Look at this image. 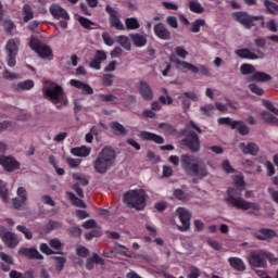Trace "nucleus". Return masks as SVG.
<instances>
[{"mask_svg":"<svg viewBox=\"0 0 278 278\" xmlns=\"http://www.w3.org/2000/svg\"><path fill=\"white\" fill-rule=\"evenodd\" d=\"M233 186L228 187L226 194L227 197L224 199L225 203L229 207H236L237 210H254V212H260L262 207L260 204L255 202H249L242 198V192L247 190V182L244 181V176L237 175L233 178Z\"/></svg>","mask_w":278,"mask_h":278,"instance_id":"f257e3e1","label":"nucleus"},{"mask_svg":"<svg viewBox=\"0 0 278 278\" xmlns=\"http://www.w3.org/2000/svg\"><path fill=\"white\" fill-rule=\"evenodd\" d=\"M186 60L188 58V51L184 49V46H177L175 48V53H172L169 55V62L175 65L177 71H190L193 75H197L200 73L204 77H211L212 73L210 72V68L205 65H194L188 61H181L179 60Z\"/></svg>","mask_w":278,"mask_h":278,"instance_id":"f03ea898","label":"nucleus"},{"mask_svg":"<svg viewBox=\"0 0 278 278\" xmlns=\"http://www.w3.org/2000/svg\"><path fill=\"white\" fill-rule=\"evenodd\" d=\"M180 166L186 175L195 177L193 178V184H199V179H205L210 175L207 165L201 159L190 154H182L180 156Z\"/></svg>","mask_w":278,"mask_h":278,"instance_id":"7ed1b4c3","label":"nucleus"},{"mask_svg":"<svg viewBox=\"0 0 278 278\" xmlns=\"http://www.w3.org/2000/svg\"><path fill=\"white\" fill-rule=\"evenodd\" d=\"M116 162V151L110 147H104L93 161V168L99 175H105Z\"/></svg>","mask_w":278,"mask_h":278,"instance_id":"20e7f679","label":"nucleus"},{"mask_svg":"<svg viewBox=\"0 0 278 278\" xmlns=\"http://www.w3.org/2000/svg\"><path fill=\"white\" fill-rule=\"evenodd\" d=\"M124 203L131 210L142 212L147 207V191L144 189L129 190L124 194Z\"/></svg>","mask_w":278,"mask_h":278,"instance_id":"39448f33","label":"nucleus"},{"mask_svg":"<svg viewBox=\"0 0 278 278\" xmlns=\"http://www.w3.org/2000/svg\"><path fill=\"white\" fill-rule=\"evenodd\" d=\"M43 94L56 105L58 110H62L63 105H68V99L66 98V93H64V88L60 85H54L53 88L45 87Z\"/></svg>","mask_w":278,"mask_h":278,"instance_id":"423d86ee","label":"nucleus"},{"mask_svg":"<svg viewBox=\"0 0 278 278\" xmlns=\"http://www.w3.org/2000/svg\"><path fill=\"white\" fill-rule=\"evenodd\" d=\"M20 47V38H11L5 43L4 51L7 54V64L10 68H14V66H16V56L18 55Z\"/></svg>","mask_w":278,"mask_h":278,"instance_id":"0eeeda50","label":"nucleus"},{"mask_svg":"<svg viewBox=\"0 0 278 278\" xmlns=\"http://www.w3.org/2000/svg\"><path fill=\"white\" fill-rule=\"evenodd\" d=\"M29 47L41 60H53V50L47 43H42L40 39L33 37L29 41Z\"/></svg>","mask_w":278,"mask_h":278,"instance_id":"6e6552de","label":"nucleus"},{"mask_svg":"<svg viewBox=\"0 0 278 278\" xmlns=\"http://www.w3.org/2000/svg\"><path fill=\"white\" fill-rule=\"evenodd\" d=\"M270 254L264 250L251 251L249 254V264L252 268H266Z\"/></svg>","mask_w":278,"mask_h":278,"instance_id":"1a4fd4ad","label":"nucleus"},{"mask_svg":"<svg viewBox=\"0 0 278 278\" xmlns=\"http://www.w3.org/2000/svg\"><path fill=\"white\" fill-rule=\"evenodd\" d=\"M180 144L189 149L191 153H199V151H201V139L194 130H190L185 138L180 140Z\"/></svg>","mask_w":278,"mask_h":278,"instance_id":"9d476101","label":"nucleus"},{"mask_svg":"<svg viewBox=\"0 0 278 278\" xmlns=\"http://www.w3.org/2000/svg\"><path fill=\"white\" fill-rule=\"evenodd\" d=\"M218 125H229L231 129H237L241 136H249V132L251 131L249 129V126L244 124L242 121H233L231 117H219L217 119Z\"/></svg>","mask_w":278,"mask_h":278,"instance_id":"9b49d317","label":"nucleus"},{"mask_svg":"<svg viewBox=\"0 0 278 278\" xmlns=\"http://www.w3.org/2000/svg\"><path fill=\"white\" fill-rule=\"evenodd\" d=\"M235 21L237 23H240V25L244 26L245 29H251L252 27H255V21H260L262 17L260 16H253L250 15L247 12H235L232 14Z\"/></svg>","mask_w":278,"mask_h":278,"instance_id":"f8f14e48","label":"nucleus"},{"mask_svg":"<svg viewBox=\"0 0 278 278\" xmlns=\"http://www.w3.org/2000/svg\"><path fill=\"white\" fill-rule=\"evenodd\" d=\"M255 52L251 51L249 48L238 49L235 51L236 55L241 60H264L266 54L262 50L256 49Z\"/></svg>","mask_w":278,"mask_h":278,"instance_id":"ddd939ff","label":"nucleus"},{"mask_svg":"<svg viewBox=\"0 0 278 278\" xmlns=\"http://www.w3.org/2000/svg\"><path fill=\"white\" fill-rule=\"evenodd\" d=\"M0 238L8 249H16L18 247V237H16V233L8 231L3 227H0Z\"/></svg>","mask_w":278,"mask_h":278,"instance_id":"4468645a","label":"nucleus"},{"mask_svg":"<svg viewBox=\"0 0 278 278\" xmlns=\"http://www.w3.org/2000/svg\"><path fill=\"white\" fill-rule=\"evenodd\" d=\"M0 166L7 170V173H14L21 168V163L16 161L14 156L0 155Z\"/></svg>","mask_w":278,"mask_h":278,"instance_id":"2eb2a0df","label":"nucleus"},{"mask_svg":"<svg viewBox=\"0 0 278 278\" xmlns=\"http://www.w3.org/2000/svg\"><path fill=\"white\" fill-rule=\"evenodd\" d=\"M177 214L181 223V225L178 226L179 231H188V229H190V218H192V213L184 207H180L177 210Z\"/></svg>","mask_w":278,"mask_h":278,"instance_id":"dca6fc26","label":"nucleus"},{"mask_svg":"<svg viewBox=\"0 0 278 278\" xmlns=\"http://www.w3.org/2000/svg\"><path fill=\"white\" fill-rule=\"evenodd\" d=\"M105 12L110 14V25L111 27H115V29H118L119 31H123L125 29V25L123 22H121V17H118V11L111 8L110 4L105 7Z\"/></svg>","mask_w":278,"mask_h":278,"instance_id":"f3484780","label":"nucleus"},{"mask_svg":"<svg viewBox=\"0 0 278 278\" xmlns=\"http://www.w3.org/2000/svg\"><path fill=\"white\" fill-rule=\"evenodd\" d=\"M108 60V52L104 50H97L94 56L91 59L89 66L94 71H101V64Z\"/></svg>","mask_w":278,"mask_h":278,"instance_id":"a211bd4d","label":"nucleus"},{"mask_svg":"<svg viewBox=\"0 0 278 278\" xmlns=\"http://www.w3.org/2000/svg\"><path fill=\"white\" fill-rule=\"evenodd\" d=\"M50 14L53 16V18H56L58 21H60V18L71 21V15H68V12L60 4H52L50 7Z\"/></svg>","mask_w":278,"mask_h":278,"instance_id":"6ab92c4d","label":"nucleus"},{"mask_svg":"<svg viewBox=\"0 0 278 278\" xmlns=\"http://www.w3.org/2000/svg\"><path fill=\"white\" fill-rule=\"evenodd\" d=\"M18 253L22 257H27V260H45V256L36 248H21Z\"/></svg>","mask_w":278,"mask_h":278,"instance_id":"aec40b11","label":"nucleus"},{"mask_svg":"<svg viewBox=\"0 0 278 278\" xmlns=\"http://www.w3.org/2000/svg\"><path fill=\"white\" fill-rule=\"evenodd\" d=\"M138 91L144 101L153 100V89H151V86L146 80L139 83Z\"/></svg>","mask_w":278,"mask_h":278,"instance_id":"412c9836","label":"nucleus"},{"mask_svg":"<svg viewBox=\"0 0 278 278\" xmlns=\"http://www.w3.org/2000/svg\"><path fill=\"white\" fill-rule=\"evenodd\" d=\"M70 85L73 86V88H76L77 90H81L83 94H94V89L90 87L87 83H84L78 79H71Z\"/></svg>","mask_w":278,"mask_h":278,"instance_id":"4be33fe9","label":"nucleus"},{"mask_svg":"<svg viewBox=\"0 0 278 278\" xmlns=\"http://www.w3.org/2000/svg\"><path fill=\"white\" fill-rule=\"evenodd\" d=\"M154 34L156 38H160V40H170L172 38L170 30H168V28H166V25L162 23H157L154 26Z\"/></svg>","mask_w":278,"mask_h":278,"instance_id":"5701e85b","label":"nucleus"},{"mask_svg":"<svg viewBox=\"0 0 278 278\" xmlns=\"http://www.w3.org/2000/svg\"><path fill=\"white\" fill-rule=\"evenodd\" d=\"M141 139L148 142H155V144H164V137L147 130L141 131Z\"/></svg>","mask_w":278,"mask_h":278,"instance_id":"b1692460","label":"nucleus"},{"mask_svg":"<svg viewBox=\"0 0 278 278\" xmlns=\"http://www.w3.org/2000/svg\"><path fill=\"white\" fill-rule=\"evenodd\" d=\"M256 240L267 241L277 238V231L270 228H261L258 233L255 235Z\"/></svg>","mask_w":278,"mask_h":278,"instance_id":"393cba45","label":"nucleus"},{"mask_svg":"<svg viewBox=\"0 0 278 278\" xmlns=\"http://www.w3.org/2000/svg\"><path fill=\"white\" fill-rule=\"evenodd\" d=\"M94 264H99L100 266H105V260L103 257L99 256L97 253H92V256L87 258L86 262V269L87 270H93Z\"/></svg>","mask_w":278,"mask_h":278,"instance_id":"a878e982","label":"nucleus"},{"mask_svg":"<svg viewBox=\"0 0 278 278\" xmlns=\"http://www.w3.org/2000/svg\"><path fill=\"white\" fill-rule=\"evenodd\" d=\"M163 105H173V99L170 98V96L164 97L161 96L159 98V101H154L151 104L152 111L153 112H160V110H162V104Z\"/></svg>","mask_w":278,"mask_h":278,"instance_id":"bb28decb","label":"nucleus"},{"mask_svg":"<svg viewBox=\"0 0 278 278\" xmlns=\"http://www.w3.org/2000/svg\"><path fill=\"white\" fill-rule=\"evenodd\" d=\"M129 38H130V40L132 41V43H134L137 48H139V49H141L142 47H147V42H149V40L147 39V36L140 35V34H138V33H136V34H130V35H129Z\"/></svg>","mask_w":278,"mask_h":278,"instance_id":"cd10ccee","label":"nucleus"},{"mask_svg":"<svg viewBox=\"0 0 278 278\" xmlns=\"http://www.w3.org/2000/svg\"><path fill=\"white\" fill-rule=\"evenodd\" d=\"M110 129L113 131L114 136H127V128L116 121L110 123Z\"/></svg>","mask_w":278,"mask_h":278,"instance_id":"c85d7f7f","label":"nucleus"},{"mask_svg":"<svg viewBox=\"0 0 278 278\" xmlns=\"http://www.w3.org/2000/svg\"><path fill=\"white\" fill-rule=\"evenodd\" d=\"M228 264H230L231 268L238 270L239 273L247 270V265H244V261H242V258L229 257Z\"/></svg>","mask_w":278,"mask_h":278,"instance_id":"c756f323","label":"nucleus"},{"mask_svg":"<svg viewBox=\"0 0 278 278\" xmlns=\"http://www.w3.org/2000/svg\"><path fill=\"white\" fill-rule=\"evenodd\" d=\"M90 151L91 149L86 146L71 149L72 155H75L76 157H88V155H90Z\"/></svg>","mask_w":278,"mask_h":278,"instance_id":"7c9ffc66","label":"nucleus"},{"mask_svg":"<svg viewBox=\"0 0 278 278\" xmlns=\"http://www.w3.org/2000/svg\"><path fill=\"white\" fill-rule=\"evenodd\" d=\"M261 118L266 122L268 125H275L278 127V118L275 117L270 112L263 111L261 113Z\"/></svg>","mask_w":278,"mask_h":278,"instance_id":"2f4dec72","label":"nucleus"},{"mask_svg":"<svg viewBox=\"0 0 278 278\" xmlns=\"http://www.w3.org/2000/svg\"><path fill=\"white\" fill-rule=\"evenodd\" d=\"M22 14H23V21L24 23H29L34 18V10L31 9V5L29 4H24L22 9Z\"/></svg>","mask_w":278,"mask_h":278,"instance_id":"473e14b6","label":"nucleus"},{"mask_svg":"<svg viewBox=\"0 0 278 278\" xmlns=\"http://www.w3.org/2000/svg\"><path fill=\"white\" fill-rule=\"evenodd\" d=\"M251 79H252V81L266 83V81H270V79H273V76H270L269 74H266L264 72H254Z\"/></svg>","mask_w":278,"mask_h":278,"instance_id":"72a5a7b5","label":"nucleus"},{"mask_svg":"<svg viewBox=\"0 0 278 278\" xmlns=\"http://www.w3.org/2000/svg\"><path fill=\"white\" fill-rule=\"evenodd\" d=\"M159 128L162 129L165 136H175V134H177V129H175V126L169 123H161L159 124Z\"/></svg>","mask_w":278,"mask_h":278,"instance_id":"f704fd0d","label":"nucleus"},{"mask_svg":"<svg viewBox=\"0 0 278 278\" xmlns=\"http://www.w3.org/2000/svg\"><path fill=\"white\" fill-rule=\"evenodd\" d=\"M116 42L119 43L121 47L125 49V51H131V41L129 40V37L125 35H119L116 38Z\"/></svg>","mask_w":278,"mask_h":278,"instance_id":"c9c22d12","label":"nucleus"},{"mask_svg":"<svg viewBox=\"0 0 278 278\" xmlns=\"http://www.w3.org/2000/svg\"><path fill=\"white\" fill-rule=\"evenodd\" d=\"M72 205H74L75 207H86V202H84V200L77 198V195H75V193L67 191L66 192Z\"/></svg>","mask_w":278,"mask_h":278,"instance_id":"e433bc0d","label":"nucleus"},{"mask_svg":"<svg viewBox=\"0 0 278 278\" xmlns=\"http://www.w3.org/2000/svg\"><path fill=\"white\" fill-rule=\"evenodd\" d=\"M244 155H257L260 153V147L256 143L250 142L243 148Z\"/></svg>","mask_w":278,"mask_h":278,"instance_id":"4c0bfd02","label":"nucleus"},{"mask_svg":"<svg viewBox=\"0 0 278 278\" xmlns=\"http://www.w3.org/2000/svg\"><path fill=\"white\" fill-rule=\"evenodd\" d=\"M189 10L190 12H194V14H203V12H205V9L199 1L189 2Z\"/></svg>","mask_w":278,"mask_h":278,"instance_id":"58836bf2","label":"nucleus"},{"mask_svg":"<svg viewBox=\"0 0 278 278\" xmlns=\"http://www.w3.org/2000/svg\"><path fill=\"white\" fill-rule=\"evenodd\" d=\"M201 27H205V20L198 18L191 24L190 31H192V34H199V31H201Z\"/></svg>","mask_w":278,"mask_h":278,"instance_id":"ea45409f","label":"nucleus"},{"mask_svg":"<svg viewBox=\"0 0 278 278\" xmlns=\"http://www.w3.org/2000/svg\"><path fill=\"white\" fill-rule=\"evenodd\" d=\"M241 75H255V66L249 63H243L240 66Z\"/></svg>","mask_w":278,"mask_h":278,"instance_id":"a19ab883","label":"nucleus"},{"mask_svg":"<svg viewBox=\"0 0 278 278\" xmlns=\"http://www.w3.org/2000/svg\"><path fill=\"white\" fill-rule=\"evenodd\" d=\"M52 260L55 261V268H56L58 273H62V270H64V265L66 264V257L52 256Z\"/></svg>","mask_w":278,"mask_h":278,"instance_id":"79ce46f5","label":"nucleus"},{"mask_svg":"<svg viewBox=\"0 0 278 278\" xmlns=\"http://www.w3.org/2000/svg\"><path fill=\"white\" fill-rule=\"evenodd\" d=\"M127 29H140V23L136 17H128L125 21Z\"/></svg>","mask_w":278,"mask_h":278,"instance_id":"37998d69","label":"nucleus"},{"mask_svg":"<svg viewBox=\"0 0 278 278\" xmlns=\"http://www.w3.org/2000/svg\"><path fill=\"white\" fill-rule=\"evenodd\" d=\"M0 197L4 203L10 201V197L8 195V188H5V182L0 179Z\"/></svg>","mask_w":278,"mask_h":278,"instance_id":"c03bdc74","label":"nucleus"},{"mask_svg":"<svg viewBox=\"0 0 278 278\" xmlns=\"http://www.w3.org/2000/svg\"><path fill=\"white\" fill-rule=\"evenodd\" d=\"M174 197L178 199V201H190V195L181 189H176L174 191Z\"/></svg>","mask_w":278,"mask_h":278,"instance_id":"a18cd8bd","label":"nucleus"},{"mask_svg":"<svg viewBox=\"0 0 278 278\" xmlns=\"http://www.w3.org/2000/svg\"><path fill=\"white\" fill-rule=\"evenodd\" d=\"M264 5L269 14H275V12H278V4L273 1L265 0Z\"/></svg>","mask_w":278,"mask_h":278,"instance_id":"49530a36","label":"nucleus"},{"mask_svg":"<svg viewBox=\"0 0 278 278\" xmlns=\"http://www.w3.org/2000/svg\"><path fill=\"white\" fill-rule=\"evenodd\" d=\"M14 29H16V25L12 21L4 22V31L8 36H14Z\"/></svg>","mask_w":278,"mask_h":278,"instance_id":"de8ad7c7","label":"nucleus"},{"mask_svg":"<svg viewBox=\"0 0 278 278\" xmlns=\"http://www.w3.org/2000/svg\"><path fill=\"white\" fill-rule=\"evenodd\" d=\"M34 88V80H25L17 84V90H31Z\"/></svg>","mask_w":278,"mask_h":278,"instance_id":"09e8293b","label":"nucleus"},{"mask_svg":"<svg viewBox=\"0 0 278 278\" xmlns=\"http://www.w3.org/2000/svg\"><path fill=\"white\" fill-rule=\"evenodd\" d=\"M16 229L21 233H24L26 240H31L34 238V233L31 232V230H28L27 227L18 225L16 226Z\"/></svg>","mask_w":278,"mask_h":278,"instance_id":"8fccbe9b","label":"nucleus"},{"mask_svg":"<svg viewBox=\"0 0 278 278\" xmlns=\"http://www.w3.org/2000/svg\"><path fill=\"white\" fill-rule=\"evenodd\" d=\"M62 223L55 222V220H49V223L46 225V231L49 233V231H53V229H61Z\"/></svg>","mask_w":278,"mask_h":278,"instance_id":"3c124183","label":"nucleus"},{"mask_svg":"<svg viewBox=\"0 0 278 278\" xmlns=\"http://www.w3.org/2000/svg\"><path fill=\"white\" fill-rule=\"evenodd\" d=\"M76 255H78V257H88L90 250L84 245H79L76 248Z\"/></svg>","mask_w":278,"mask_h":278,"instance_id":"603ef678","label":"nucleus"},{"mask_svg":"<svg viewBox=\"0 0 278 278\" xmlns=\"http://www.w3.org/2000/svg\"><path fill=\"white\" fill-rule=\"evenodd\" d=\"M222 168L224 172H226L228 175H231L236 173V168L231 166V163H229L228 160L223 161Z\"/></svg>","mask_w":278,"mask_h":278,"instance_id":"864d4df0","label":"nucleus"},{"mask_svg":"<svg viewBox=\"0 0 278 278\" xmlns=\"http://www.w3.org/2000/svg\"><path fill=\"white\" fill-rule=\"evenodd\" d=\"M102 40L106 47H113L114 46V38L110 35V33L104 31L102 33Z\"/></svg>","mask_w":278,"mask_h":278,"instance_id":"5fc2aeb1","label":"nucleus"},{"mask_svg":"<svg viewBox=\"0 0 278 278\" xmlns=\"http://www.w3.org/2000/svg\"><path fill=\"white\" fill-rule=\"evenodd\" d=\"M103 233L101 230L93 229L85 235L86 240H92V238H101Z\"/></svg>","mask_w":278,"mask_h":278,"instance_id":"6e6d98bb","label":"nucleus"},{"mask_svg":"<svg viewBox=\"0 0 278 278\" xmlns=\"http://www.w3.org/2000/svg\"><path fill=\"white\" fill-rule=\"evenodd\" d=\"M212 111H214V104H205L204 106L200 108V112L204 115V116H212Z\"/></svg>","mask_w":278,"mask_h":278,"instance_id":"4d7b16f0","label":"nucleus"},{"mask_svg":"<svg viewBox=\"0 0 278 278\" xmlns=\"http://www.w3.org/2000/svg\"><path fill=\"white\" fill-rule=\"evenodd\" d=\"M78 23L81 25V27H84L85 29H90L91 25H94V23L84 16H80L78 18Z\"/></svg>","mask_w":278,"mask_h":278,"instance_id":"13d9d810","label":"nucleus"},{"mask_svg":"<svg viewBox=\"0 0 278 278\" xmlns=\"http://www.w3.org/2000/svg\"><path fill=\"white\" fill-rule=\"evenodd\" d=\"M201 277V270L197 266H191L189 269L188 278H200Z\"/></svg>","mask_w":278,"mask_h":278,"instance_id":"bf43d9fd","label":"nucleus"},{"mask_svg":"<svg viewBox=\"0 0 278 278\" xmlns=\"http://www.w3.org/2000/svg\"><path fill=\"white\" fill-rule=\"evenodd\" d=\"M251 92H253V94H257V97H262L264 96V89H262L260 86L255 85V84H251L249 86Z\"/></svg>","mask_w":278,"mask_h":278,"instance_id":"052dcab7","label":"nucleus"},{"mask_svg":"<svg viewBox=\"0 0 278 278\" xmlns=\"http://www.w3.org/2000/svg\"><path fill=\"white\" fill-rule=\"evenodd\" d=\"M114 75L112 74H105L103 77H102V84L103 86H113L114 85Z\"/></svg>","mask_w":278,"mask_h":278,"instance_id":"680f3d73","label":"nucleus"},{"mask_svg":"<svg viewBox=\"0 0 278 278\" xmlns=\"http://www.w3.org/2000/svg\"><path fill=\"white\" fill-rule=\"evenodd\" d=\"M39 249L41 253H45V255H55V251L51 250L47 243H41Z\"/></svg>","mask_w":278,"mask_h":278,"instance_id":"e2e57ef3","label":"nucleus"},{"mask_svg":"<svg viewBox=\"0 0 278 278\" xmlns=\"http://www.w3.org/2000/svg\"><path fill=\"white\" fill-rule=\"evenodd\" d=\"M14 127V123L10 121L0 122V134L7 131V129H12Z\"/></svg>","mask_w":278,"mask_h":278,"instance_id":"0e129e2a","label":"nucleus"},{"mask_svg":"<svg viewBox=\"0 0 278 278\" xmlns=\"http://www.w3.org/2000/svg\"><path fill=\"white\" fill-rule=\"evenodd\" d=\"M166 23L169 25V27H173V29H177V27H179V23L177 22L176 16H167Z\"/></svg>","mask_w":278,"mask_h":278,"instance_id":"69168bd1","label":"nucleus"},{"mask_svg":"<svg viewBox=\"0 0 278 278\" xmlns=\"http://www.w3.org/2000/svg\"><path fill=\"white\" fill-rule=\"evenodd\" d=\"M263 105L266 108V110H269V112H273V114H277L278 109L275 108V104L268 100H263Z\"/></svg>","mask_w":278,"mask_h":278,"instance_id":"338daca9","label":"nucleus"},{"mask_svg":"<svg viewBox=\"0 0 278 278\" xmlns=\"http://www.w3.org/2000/svg\"><path fill=\"white\" fill-rule=\"evenodd\" d=\"M268 194H270L271 200L274 201V203L278 204V190H275V188L269 187L267 189Z\"/></svg>","mask_w":278,"mask_h":278,"instance_id":"774afa93","label":"nucleus"}]
</instances>
